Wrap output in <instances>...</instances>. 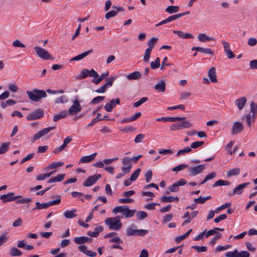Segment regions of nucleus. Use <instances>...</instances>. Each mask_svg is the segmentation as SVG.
Returning a JSON list of instances; mask_svg holds the SVG:
<instances>
[{
  "label": "nucleus",
  "mask_w": 257,
  "mask_h": 257,
  "mask_svg": "<svg viewBox=\"0 0 257 257\" xmlns=\"http://www.w3.org/2000/svg\"><path fill=\"white\" fill-rule=\"evenodd\" d=\"M244 130V125L242 123L239 121L234 122L231 128V134L235 135L240 133Z\"/></svg>",
  "instance_id": "nucleus-14"
},
{
  "label": "nucleus",
  "mask_w": 257,
  "mask_h": 257,
  "mask_svg": "<svg viewBox=\"0 0 257 257\" xmlns=\"http://www.w3.org/2000/svg\"><path fill=\"white\" fill-rule=\"evenodd\" d=\"M191 95L190 92H182L180 94L179 99L181 100H185L187 99Z\"/></svg>",
  "instance_id": "nucleus-60"
},
{
  "label": "nucleus",
  "mask_w": 257,
  "mask_h": 257,
  "mask_svg": "<svg viewBox=\"0 0 257 257\" xmlns=\"http://www.w3.org/2000/svg\"><path fill=\"white\" fill-rule=\"evenodd\" d=\"M179 8L178 6H170L166 9L165 11L170 14H172L175 13H177L179 11Z\"/></svg>",
  "instance_id": "nucleus-35"
},
{
  "label": "nucleus",
  "mask_w": 257,
  "mask_h": 257,
  "mask_svg": "<svg viewBox=\"0 0 257 257\" xmlns=\"http://www.w3.org/2000/svg\"><path fill=\"white\" fill-rule=\"evenodd\" d=\"M208 76L209 77V80L211 82L214 83L217 82L218 80L217 79L216 69L215 67H212L208 70Z\"/></svg>",
  "instance_id": "nucleus-17"
},
{
  "label": "nucleus",
  "mask_w": 257,
  "mask_h": 257,
  "mask_svg": "<svg viewBox=\"0 0 257 257\" xmlns=\"http://www.w3.org/2000/svg\"><path fill=\"white\" fill-rule=\"evenodd\" d=\"M34 50L37 55L44 60H53L54 58L44 49L36 46Z\"/></svg>",
  "instance_id": "nucleus-6"
},
{
  "label": "nucleus",
  "mask_w": 257,
  "mask_h": 257,
  "mask_svg": "<svg viewBox=\"0 0 257 257\" xmlns=\"http://www.w3.org/2000/svg\"><path fill=\"white\" fill-rule=\"evenodd\" d=\"M184 119H181L179 121L180 122L172 124L170 126V129L172 131H179L185 128H189L193 126V123L190 121L187 120L186 118L185 117H181Z\"/></svg>",
  "instance_id": "nucleus-4"
},
{
  "label": "nucleus",
  "mask_w": 257,
  "mask_h": 257,
  "mask_svg": "<svg viewBox=\"0 0 257 257\" xmlns=\"http://www.w3.org/2000/svg\"><path fill=\"white\" fill-rule=\"evenodd\" d=\"M141 172V169H137L135 172L133 173L130 178L131 180L134 181L137 179L138 176Z\"/></svg>",
  "instance_id": "nucleus-48"
},
{
  "label": "nucleus",
  "mask_w": 257,
  "mask_h": 257,
  "mask_svg": "<svg viewBox=\"0 0 257 257\" xmlns=\"http://www.w3.org/2000/svg\"><path fill=\"white\" fill-rule=\"evenodd\" d=\"M141 76V74L139 71H135L126 75V78L129 80H137Z\"/></svg>",
  "instance_id": "nucleus-28"
},
{
  "label": "nucleus",
  "mask_w": 257,
  "mask_h": 257,
  "mask_svg": "<svg viewBox=\"0 0 257 257\" xmlns=\"http://www.w3.org/2000/svg\"><path fill=\"white\" fill-rule=\"evenodd\" d=\"M249 182L243 183L237 186L232 191L228 193V196L231 197L234 195H240L243 191L244 188L249 184Z\"/></svg>",
  "instance_id": "nucleus-11"
},
{
  "label": "nucleus",
  "mask_w": 257,
  "mask_h": 257,
  "mask_svg": "<svg viewBox=\"0 0 257 257\" xmlns=\"http://www.w3.org/2000/svg\"><path fill=\"white\" fill-rule=\"evenodd\" d=\"M173 32L182 39H193L194 38L192 34L188 33H184L181 31L174 30Z\"/></svg>",
  "instance_id": "nucleus-19"
},
{
  "label": "nucleus",
  "mask_w": 257,
  "mask_h": 257,
  "mask_svg": "<svg viewBox=\"0 0 257 257\" xmlns=\"http://www.w3.org/2000/svg\"><path fill=\"white\" fill-rule=\"evenodd\" d=\"M67 114H68V113H67V111H62L60 113L55 115L53 117V120L55 121H57L61 118H65V117H66L67 116Z\"/></svg>",
  "instance_id": "nucleus-36"
},
{
  "label": "nucleus",
  "mask_w": 257,
  "mask_h": 257,
  "mask_svg": "<svg viewBox=\"0 0 257 257\" xmlns=\"http://www.w3.org/2000/svg\"><path fill=\"white\" fill-rule=\"evenodd\" d=\"M55 128V126H50L47 128H43L39 131L37 133L34 135L32 138V142H34L36 140L41 138L44 136L48 134L51 131L53 130Z\"/></svg>",
  "instance_id": "nucleus-8"
},
{
  "label": "nucleus",
  "mask_w": 257,
  "mask_h": 257,
  "mask_svg": "<svg viewBox=\"0 0 257 257\" xmlns=\"http://www.w3.org/2000/svg\"><path fill=\"white\" fill-rule=\"evenodd\" d=\"M115 79V77H110L106 79V82L104 84L107 88L108 86H111L114 80Z\"/></svg>",
  "instance_id": "nucleus-62"
},
{
  "label": "nucleus",
  "mask_w": 257,
  "mask_h": 257,
  "mask_svg": "<svg viewBox=\"0 0 257 257\" xmlns=\"http://www.w3.org/2000/svg\"><path fill=\"white\" fill-rule=\"evenodd\" d=\"M121 217L116 216L114 217H109L105 221V223L107 225L110 229L114 230H119L122 226V223L120 219Z\"/></svg>",
  "instance_id": "nucleus-2"
},
{
  "label": "nucleus",
  "mask_w": 257,
  "mask_h": 257,
  "mask_svg": "<svg viewBox=\"0 0 257 257\" xmlns=\"http://www.w3.org/2000/svg\"><path fill=\"white\" fill-rule=\"evenodd\" d=\"M216 173L215 172H212L211 173H209L206 176L204 180L201 182L199 185H202L206 182L207 181L213 179L216 177Z\"/></svg>",
  "instance_id": "nucleus-39"
},
{
  "label": "nucleus",
  "mask_w": 257,
  "mask_h": 257,
  "mask_svg": "<svg viewBox=\"0 0 257 257\" xmlns=\"http://www.w3.org/2000/svg\"><path fill=\"white\" fill-rule=\"evenodd\" d=\"M125 206L126 205L119 206L115 207L113 209V211H112L113 213L114 214H117L118 213H120V212L123 213V212L124 211V208H125Z\"/></svg>",
  "instance_id": "nucleus-50"
},
{
  "label": "nucleus",
  "mask_w": 257,
  "mask_h": 257,
  "mask_svg": "<svg viewBox=\"0 0 257 257\" xmlns=\"http://www.w3.org/2000/svg\"><path fill=\"white\" fill-rule=\"evenodd\" d=\"M230 184V182L228 181H224L222 180H219L215 182L212 185L213 187L219 186H227Z\"/></svg>",
  "instance_id": "nucleus-37"
},
{
  "label": "nucleus",
  "mask_w": 257,
  "mask_h": 257,
  "mask_svg": "<svg viewBox=\"0 0 257 257\" xmlns=\"http://www.w3.org/2000/svg\"><path fill=\"white\" fill-rule=\"evenodd\" d=\"M131 161L128 157H124L122 159V163L123 165V167H130L132 168V164Z\"/></svg>",
  "instance_id": "nucleus-47"
},
{
  "label": "nucleus",
  "mask_w": 257,
  "mask_h": 257,
  "mask_svg": "<svg viewBox=\"0 0 257 257\" xmlns=\"http://www.w3.org/2000/svg\"><path fill=\"white\" fill-rule=\"evenodd\" d=\"M176 109H180L181 110H184L185 109V107L183 104H179V105H175V106H169V107H167L168 110H175Z\"/></svg>",
  "instance_id": "nucleus-61"
},
{
  "label": "nucleus",
  "mask_w": 257,
  "mask_h": 257,
  "mask_svg": "<svg viewBox=\"0 0 257 257\" xmlns=\"http://www.w3.org/2000/svg\"><path fill=\"white\" fill-rule=\"evenodd\" d=\"M239 252L237 249L233 251H228L225 253V256L227 257H239Z\"/></svg>",
  "instance_id": "nucleus-44"
},
{
  "label": "nucleus",
  "mask_w": 257,
  "mask_h": 257,
  "mask_svg": "<svg viewBox=\"0 0 257 257\" xmlns=\"http://www.w3.org/2000/svg\"><path fill=\"white\" fill-rule=\"evenodd\" d=\"M240 172V170L239 168H235L227 171L226 173V176L229 178L232 176L237 175L239 174Z\"/></svg>",
  "instance_id": "nucleus-31"
},
{
  "label": "nucleus",
  "mask_w": 257,
  "mask_h": 257,
  "mask_svg": "<svg viewBox=\"0 0 257 257\" xmlns=\"http://www.w3.org/2000/svg\"><path fill=\"white\" fill-rule=\"evenodd\" d=\"M120 103V100L119 98H116L115 99H111L108 103H106L104 106L105 109L108 112H111L113 108L115 107L116 104Z\"/></svg>",
  "instance_id": "nucleus-16"
},
{
  "label": "nucleus",
  "mask_w": 257,
  "mask_h": 257,
  "mask_svg": "<svg viewBox=\"0 0 257 257\" xmlns=\"http://www.w3.org/2000/svg\"><path fill=\"white\" fill-rule=\"evenodd\" d=\"M109 75V72L106 71L102 73L100 76H98L95 78H93L91 80V82L95 84H98L103 79L106 78Z\"/></svg>",
  "instance_id": "nucleus-21"
},
{
  "label": "nucleus",
  "mask_w": 257,
  "mask_h": 257,
  "mask_svg": "<svg viewBox=\"0 0 257 257\" xmlns=\"http://www.w3.org/2000/svg\"><path fill=\"white\" fill-rule=\"evenodd\" d=\"M101 176L99 174H96L91 176L89 177L85 182H83L82 185L84 186L89 187L93 185Z\"/></svg>",
  "instance_id": "nucleus-15"
},
{
  "label": "nucleus",
  "mask_w": 257,
  "mask_h": 257,
  "mask_svg": "<svg viewBox=\"0 0 257 257\" xmlns=\"http://www.w3.org/2000/svg\"><path fill=\"white\" fill-rule=\"evenodd\" d=\"M13 46L14 47L25 48V45L22 43L19 40H16L13 42Z\"/></svg>",
  "instance_id": "nucleus-54"
},
{
  "label": "nucleus",
  "mask_w": 257,
  "mask_h": 257,
  "mask_svg": "<svg viewBox=\"0 0 257 257\" xmlns=\"http://www.w3.org/2000/svg\"><path fill=\"white\" fill-rule=\"evenodd\" d=\"M250 113L256 115L257 113V104L252 101L250 103Z\"/></svg>",
  "instance_id": "nucleus-56"
},
{
  "label": "nucleus",
  "mask_w": 257,
  "mask_h": 257,
  "mask_svg": "<svg viewBox=\"0 0 257 257\" xmlns=\"http://www.w3.org/2000/svg\"><path fill=\"white\" fill-rule=\"evenodd\" d=\"M247 100L245 97H241L238 99H237L235 101V104L237 106L239 110H241L244 106L246 103Z\"/></svg>",
  "instance_id": "nucleus-20"
},
{
  "label": "nucleus",
  "mask_w": 257,
  "mask_h": 257,
  "mask_svg": "<svg viewBox=\"0 0 257 257\" xmlns=\"http://www.w3.org/2000/svg\"><path fill=\"white\" fill-rule=\"evenodd\" d=\"M26 93L31 100L35 102H38L42 98L47 96V94L44 90L38 89H34L32 91L28 90Z\"/></svg>",
  "instance_id": "nucleus-3"
},
{
  "label": "nucleus",
  "mask_w": 257,
  "mask_h": 257,
  "mask_svg": "<svg viewBox=\"0 0 257 257\" xmlns=\"http://www.w3.org/2000/svg\"><path fill=\"white\" fill-rule=\"evenodd\" d=\"M65 176V174H59L56 177H52L51 179H50L48 181V182L49 183H54V182H61L64 180Z\"/></svg>",
  "instance_id": "nucleus-26"
},
{
  "label": "nucleus",
  "mask_w": 257,
  "mask_h": 257,
  "mask_svg": "<svg viewBox=\"0 0 257 257\" xmlns=\"http://www.w3.org/2000/svg\"><path fill=\"white\" fill-rule=\"evenodd\" d=\"M103 230V228L101 226H98L95 227L94 228V230L93 231H88L87 232V234L90 236L95 237L97 236L99 233V232H101Z\"/></svg>",
  "instance_id": "nucleus-29"
},
{
  "label": "nucleus",
  "mask_w": 257,
  "mask_h": 257,
  "mask_svg": "<svg viewBox=\"0 0 257 257\" xmlns=\"http://www.w3.org/2000/svg\"><path fill=\"white\" fill-rule=\"evenodd\" d=\"M14 195L15 194L13 192L8 193L7 194H3L0 196V199H1L4 203H6L22 198V196L21 195L15 196Z\"/></svg>",
  "instance_id": "nucleus-13"
},
{
  "label": "nucleus",
  "mask_w": 257,
  "mask_h": 257,
  "mask_svg": "<svg viewBox=\"0 0 257 257\" xmlns=\"http://www.w3.org/2000/svg\"><path fill=\"white\" fill-rule=\"evenodd\" d=\"M88 76L92 77L93 78H95L98 77V74L97 72L93 69L90 70L87 69H84L81 71L79 75V78L81 79H83L86 78Z\"/></svg>",
  "instance_id": "nucleus-7"
},
{
  "label": "nucleus",
  "mask_w": 257,
  "mask_h": 257,
  "mask_svg": "<svg viewBox=\"0 0 257 257\" xmlns=\"http://www.w3.org/2000/svg\"><path fill=\"white\" fill-rule=\"evenodd\" d=\"M155 88L159 92H165L166 90V84L165 81L164 80H161L158 82L155 86Z\"/></svg>",
  "instance_id": "nucleus-22"
},
{
  "label": "nucleus",
  "mask_w": 257,
  "mask_h": 257,
  "mask_svg": "<svg viewBox=\"0 0 257 257\" xmlns=\"http://www.w3.org/2000/svg\"><path fill=\"white\" fill-rule=\"evenodd\" d=\"M97 155L96 153H93L88 156L82 157L79 160V163H88L93 161Z\"/></svg>",
  "instance_id": "nucleus-18"
},
{
  "label": "nucleus",
  "mask_w": 257,
  "mask_h": 257,
  "mask_svg": "<svg viewBox=\"0 0 257 257\" xmlns=\"http://www.w3.org/2000/svg\"><path fill=\"white\" fill-rule=\"evenodd\" d=\"M255 116V115L252 114L249 112V114L246 115V119L247 121V125L249 127L251 126V122H253L254 118Z\"/></svg>",
  "instance_id": "nucleus-41"
},
{
  "label": "nucleus",
  "mask_w": 257,
  "mask_h": 257,
  "mask_svg": "<svg viewBox=\"0 0 257 257\" xmlns=\"http://www.w3.org/2000/svg\"><path fill=\"white\" fill-rule=\"evenodd\" d=\"M199 52L204 54H210L211 55H214L213 51H212L211 49L209 48L200 47Z\"/></svg>",
  "instance_id": "nucleus-52"
},
{
  "label": "nucleus",
  "mask_w": 257,
  "mask_h": 257,
  "mask_svg": "<svg viewBox=\"0 0 257 257\" xmlns=\"http://www.w3.org/2000/svg\"><path fill=\"white\" fill-rule=\"evenodd\" d=\"M153 176V173L152 171L151 170H148L146 174H145V177H146V181L147 183H149L151 181Z\"/></svg>",
  "instance_id": "nucleus-63"
},
{
  "label": "nucleus",
  "mask_w": 257,
  "mask_h": 257,
  "mask_svg": "<svg viewBox=\"0 0 257 257\" xmlns=\"http://www.w3.org/2000/svg\"><path fill=\"white\" fill-rule=\"evenodd\" d=\"M144 138H145V135L142 134H139L136 137L134 142L136 143H141L142 142V141L144 139Z\"/></svg>",
  "instance_id": "nucleus-64"
},
{
  "label": "nucleus",
  "mask_w": 257,
  "mask_h": 257,
  "mask_svg": "<svg viewBox=\"0 0 257 257\" xmlns=\"http://www.w3.org/2000/svg\"><path fill=\"white\" fill-rule=\"evenodd\" d=\"M205 168V165H199L194 167H191L188 169L189 175L191 176H195L201 173Z\"/></svg>",
  "instance_id": "nucleus-12"
},
{
  "label": "nucleus",
  "mask_w": 257,
  "mask_h": 257,
  "mask_svg": "<svg viewBox=\"0 0 257 257\" xmlns=\"http://www.w3.org/2000/svg\"><path fill=\"white\" fill-rule=\"evenodd\" d=\"M158 40V39L156 37L151 38L148 41V45L149 47L148 48L152 50V49L154 48L155 45L157 43Z\"/></svg>",
  "instance_id": "nucleus-34"
},
{
  "label": "nucleus",
  "mask_w": 257,
  "mask_h": 257,
  "mask_svg": "<svg viewBox=\"0 0 257 257\" xmlns=\"http://www.w3.org/2000/svg\"><path fill=\"white\" fill-rule=\"evenodd\" d=\"M10 254L11 256H21L22 254V251L16 247H12L10 251Z\"/></svg>",
  "instance_id": "nucleus-33"
},
{
  "label": "nucleus",
  "mask_w": 257,
  "mask_h": 257,
  "mask_svg": "<svg viewBox=\"0 0 257 257\" xmlns=\"http://www.w3.org/2000/svg\"><path fill=\"white\" fill-rule=\"evenodd\" d=\"M92 240V239L86 236H79L76 237L74 238V242L77 244H81L78 248L80 251L90 257H95L97 253L95 251H92L87 249V247L83 244L89 242Z\"/></svg>",
  "instance_id": "nucleus-1"
},
{
  "label": "nucleus",
  "mask_w": 257,
  "mask_h": 257,
  "mask_svg": "<svg viewBox=\"0 0 257 257\" xmlns=\"http://www.w3.org/2000/svg\"><path fill=\"white\" fill-rule=\"evenodd\" d=\"M179 188L177 185V184L174 183L171 186L168 188V190L166 191V194H168L170 192H177L179 191Z\"/></svg>",
  "instance_id": "nucleus-40"
},
{
  "label": "nucleus",
  "mask_w": 257,
  "mask_h": 257,
  "mask_svg": "<svg viewBox=\"0 0 257 257\" xmlns=\"http://www.w3.org/2000/svg\"><path fill=\"white\" fill-rule=\"evenodd\" d=\"M198 39L201 42H205L213 40V38L209 37L208 36L203 33L199 34L198 35Z\"/></svg>",
  "instance_id": "nucleus-27"
},
{
  "label": "nucleus",
  "mask_w": 257,
  "mask_h": 257,
  "mask_svg": "<svg viewBox=\"0 0 257 257\" xmlns=\"http://www.w3.org/2000/svg\"><path fill=\"white\" fill-rule=\"evenodd\" d=\"M231 205V203H225V204L222 205L220 207L217 208L215 210L214 212L215 213H218L220 211L226 208L229 207Z\"/></svg>",
  "instance_id": "nucleus-55"
},
{
  "label": "nucleus",
  "mask_w": 257,
  "mask_h": 257,
  "mask_svg": "<svg viewBox=\"0 0 257 257\" xmlns=\"http://www.w3.org/2000/svg\"><path fill=\"white\" fill-rule=\"evenodd\" d=\"M192 151V150L189 147H186L184 149H182V150H179L177 154H176V156L177 157L179 156H181V155H184L186 153H188Z\"/></svg>",
  "instance_id": "nucleus-46"
},
{
  "label": "nucleus",
  "mask_w": 257,
  "mask_h": 257,
  "mask_svg": "<svg viewBox=\"0 0 257 257\" xmlns=\"http://www.w3.org/2000/svg\"><path fill=\"white\" fill-rule=\"evenodd\" d=\"M105 99L104 96H97L96 97H94L92 99V100L91 101V103L92 104H96L102 101H103Z\"/></svg>",
  "instance_id": "nucleus-59"
},
{
  "label": "nucleus",
  "mask_w": 257,
  "mask_h": 257,
  "mask_svg": "<svg viewBox=\"0 0 257 257\" xmlns=\"http://www.w3.org/2000/svg\"><path fill=\"white\" fill-rule=\"evenodd\" d=\"M152 50L150 49L147 48L145 50V54L144 55V60L146 62H148L150 58L151 53Z\"/></svg>",
  "instance_id": "nucleus-45"
},
{
  "label": "nucleus",
  "mask_w": 257,
  "mask_h": 257,
  "mask_svg": "<svg viewBox=\"0 0 257 257\" xmlns=\"http://www.w3.org/2000/svg\"><path fill=\"white\" fill-rule=\"evenodd\" d=\"M64 165L63 162H53L51 163V164L49 165L47 168L46 170H49L53 169H55L59 167H61Z\"/></svg>",
  "instance_id": "nucleus-32"
},
{
  "label": "nucleus",
  "mask_w": 257,
  "mask_h": 257,
  "mask_svg": "<svg viewBox=\"0 0 257 257\" xmlns=\"http://www.w3.org/2000/svg\"><path fill=\"white\" fill-rule=\"evenodd\" d=\"M160 66V59L159 57H157L155 61L151 62L150 67L153 69H155L159 68Z\"/></svg>",
  "instance_id": "nucleus-42"
},
{
  "label": "nucleus",
  "mask_w": 257,
  "mask_h": 257,
  "mask_svg": "<svg viewBox=\"0 0 257 257\" xmlns=\"http://www.w3.org/2000/svg\"><path fill=\"white\" fill-rule=\"evenodd\" d=\"M117 15V12L115 10L108 12L105 15V18L106 20L109 19L110 18H113Z\"/></svg>",
  "instance_id": "nucleus-49"
},
{
  "label": "nucleus",
  "mask_w": 257,
  "mask_h": 257,
  "mask_svg": "<svg viewBox=\"0 0 257 257\" xmlns=\"http://www.w3.org/2000/svg\"><path fill=\"white\" fill-rule=\"evenodd\" d=\"M161 200L162 202H178L179 201V197H173L171 196H163Z\"/></svg>",
  "instance_id": "nucleus-24"
},
{
  "label": "nucleus",
  "mask_w": 257,
  "mask_h": 257,
  "mask_svg": "<svg viewBox=\"0 0 257 257\" xmlns=\"http://www.w3.org/2000/svg\"><path fill=\"white\" fill-rule=\"evenodd\" d=\"M188 165L181 164L173 168L172 171L174 172H178L184 169L188 168Z\"/></svg>",
  "instance_id": "nucleus-53"
},
{
  "label": "nucleus",
  "mask_w": 257,
  "mask_h": 257,
  "mask_svg": "<svg viewBox=\"0 0 257 257\" xmlns=\"http://www.w3.org/2000/svg\"><path fill=\"white\" fill-rule=\"evenodd\" d=\"M61 202L60 196H57V198L54 200L49 201L46 203H40L39 202H36V207L34 208V210H40L42 209H46L51 206L59 204Z\"/></svg>",
  "instance_id": "nucleus-5"
},
{
  "label": "nucleus",
  "mask_w": 257,
  "mask_h": 257,
  "mask_svg": "<svg viewBox=\"0 0 257 257\" xmlns=\"http://www.w3.org/2000/svg\"><path fill=\"white\" fill-rule=\"evenodd\" d=\"M76 211V210L75 209H73L72 210H66L63 213L64 216L68 219L75 218L77 216L76 214L75 213Z\"/></svg>",
  "instance_id": "nucleus-25"
},
{
  "label": "nucleus",
  "mask_w": 257,
  "mask_h": 257,
  "mask_svg": "<svg viewBox=\"0 0 257 257\" xmlns=\"http://www.w3.org/2000/svg\"><path fill=\"white\" fill-rule=\"evenodd\" d=\"M43 115V110L42 109L39 108L29 113L27 116L26 119L29 121L41 118Z\"/></svg>",
  "instance_id": "nucleus-10"
},
{
  "label": "nucleus",
  "mask_w": 257,
  "mask_h": 257,
  "mask_svg": "<svg viewBox=\"0 0 257 257\" xmlns=\"http://www.w3.org/2000/svg\"><path fill=\"white\" fill-rule=\"evenodd\" d=\"M192 248L195 249L197 252H205L206 251L207 248L206 246H199L197 245H193L191 247Z\"/></svg>",
  "instance_id": "nucleus-57"
},
{
  "label": "nucleus",
  "mask_w": 257,
  "mask_h": 257,
  "mask_svg": "<svg viewBox=\"0 0 257 257\" xmlns=\"http://www.w3.org/2000/svg\"><path fill=\"white\" fill-rule=\"evenodd\" d=\"M126 234L128 236L137 235V229H133L131 227L126 229Z\"/></svg>",
  "instance_id": "nucleus-58"
},
{
  "label": "nucleus",
  "mask_w": 257,
  "mask_h": 257,
  "mask_svg": "<svg viewBox=\"0 0 257 257\" xmlns=\"http://www.w3.org/2000/svg\"><path fill=\"white\" fill-rule=\"evenodd\" d=\"M136 210H130L127 206H125V208H124V211L123 213V215L124 216L125 218H129L133 216L135 213Z\"/></svg>",
  "instance_id": "nucleus-30"
},
{
  "label": "nucleus",
  "mask_w": 257,
  "mask_h": 257,
  "mask_svg": "<svg viewBox=\"0 0 257 257\" xmlns=\"http://www.w3.org/2000/svg\"><path fill=\"white\" fill-rule=\"evenodd\" d=\"M136 216L138 220H142L148 216V214L145 211H140L137 213Z\"/></svg>",
  "instance_id": "nucleus-43"
},
{
  "label": "nucleus",
  "mask_w": 257,
  "mask_h": 257,
  "mask_svg": "<svg viewBox=\"0 0 257 257\" xmlns=\"http://www.w3.org/2000/svg\"><path fill=\"white\" fill-rule=\"evenodd\" d=\"M82 107L77 99L73 101V104L68 110V113L71 115H74L79 112Z\"/></svg>",
  "instance_id": "nucleus-9"
},
{
  "label": "nucleus",
  "mask_w": 257,
  "mask_h": 257,
  "mask_svg": "<svg viewBox=\"0 0 257 257\" xmlns=\"http://www.w3.org/2000/svg\"><path fill=\"white\" fill-rule=\"evenodd\" d=\"M10 146V143L7 142V143H4L2 144L0 147V154H3L5 153H6Z\"/></svg>",
  "instance_id": "nucleus-38"
},
{
  "label": "nucleus",
  "mask_w": 257,
  "mask_h": 257,
  "mask_svg": "<svg viewBox=\"0 0 257 257\" xmlns=\"http://www.w3.org/2000/svg\"><path fill=\"white\" fill-rule=\"evenodd\" d=\"M148 99V97H144L142 98H141L139 101L135 102L134 104H133V106L135 107H139V106H140L142 104H143V103L145 102L146 101H147Z\"/></svg>",
  "instance_id": "nucleus-51"
},
{
  "label": "nucleus",
  "mask_w": 257,
  "mask_h": 257,
  "mask_svg": "<svg viewBox=\"0 0 257 257\" xmlns=\"http://www.w3.org/2000/svg\"><path fill=\"white\" fill-rule=\"evenodd\" d=\"M93 51L92 49H90V50H89L87 51H85L84 52H83V53L81 54H79L73 58H72L70 61H78V60H80L82 59H83L84 58H85L86 56H87L88 54H90L91 53H92Z\"/></svg>",
  "instance_id": "nucleus-23"
}]
</instances>
